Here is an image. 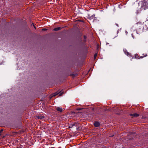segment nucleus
<instances>
[{
    "instance_id": "1",
    "label": "nucleus",
    "mask_w": 148,
    "mask_h": 148,
    "mask_svg": "<svg viewBox=\"0 0 148 148\" xmlns=\"http://www.w3.org/2000/svg\"><path fill=\"white\" fill-rule=\"evenodd\" d=\"M144 23L139 21L136 24V27L139 29H141L143 28L142 26L144 25Z\"/></svg>"
},
{
    "instance_id": "2",
    "label": "nucleus",
    "mask_w": 148,
    "mask_h": 148,
    "mask_svg": "<svg viewBox=\"0 0 148 148\" xmlns=\"http://www.w3.org/2000/svg\"><path fill=\"white\" fill-rule=\"evenodd\" d=\"M94 125L95 127H99L100 125V123L98 122H95L94 123Z\"/></svg>"
},
{
    "instance_id": "3",
    "label": "nucleus",
    "mask_w": 148,
    "mask_h": 148,
    "mask_svg": "<svg viewBox=\"0 0 148 148\" xmlns=\"http://www.w3.org/2000/svg\"><path fill=\"white\" fill-rule=\"evenodd\" d=\"M143 28H141L144 30H147L148 29V27L147 26L144 24V25L143 26Z\"/></svg>"
},
{
    "instance_id": "4",
    "label": "nucleus",
    "mask_w": 148,
    "mask_h": 148,
    "mask_svg": "<svg viewBox=\"0 0 148 148\" xmlns=\"http://www.w3.org/2000/svg\"><path fill=\"white\" fill-rule=\"evenodd\" d=\"M59 96H61L63 94L64 92H61V91L60 92H59ZM59 93H58L57 92H56L54 94V95H53L54 96H55L56 95H58Z\"/></svg>"
},
{
    "instance_id": "5",
    "label": "nucleus",
    "mask_w": 148,
    "mask_h": 148,
    "mask_svg": "<svg viewBox=\"0 0 148 148\" xmlns=\"http://www.w3.org/2000/svg\"><path fill=\"white\" fill-rule=\"evenodd\" d=\"M56 110L58 112H62V108H60L59 107H58L56 108Z\"/></svg>"
},
{
    "instance_id": "6",
    "label": "nucleus",
    "mask_w": 148,
    "mask_h": 148,
    "mask_svg": "<svg viewBox=\"0 0 148 148\" xmlns=\"http://www.w3.org/2000/svg\"><path fill=\"white\" fill-rule=\"evenodd\" d=\"M61 28H62L60 27H56L53 30H54L55 31H57L61 30Z\"/></svg>"
},
{
    "instance_id": "7",
    "label": "nucleus",
    "mask_w": 148,
    "mask_h": 148,
    "mask_svg": "<svg viewBox=\"0 0 148 148\" xmlns=\"http://www.w3.org/2000/svg\"><path fill=\"white\" fill-rule=\"evenodd\" d=\"M130 115L134 117H137L139 116V114L137 113H134V114H131Z\"/></svg>"
},
{
    "instance_id": "8",
    "label": "nucleus",
    "mask_w": 148,
    "mask_h": 148,
    "mask_svg": "<svg viewBox=\"0 0 148 148\" xmlns=\"http://www.w3.org/2000/svg\"><path fill=\"white\" fill-rule=\"evenodd\" d=\"M36 117L39 119H44L45 118V117L44 116H36Z\"/></svg>"
},
{
    "instance_id": "9",
    "label": "nucleus",
    "mask_w": 148,
    "mask_h": 148,
    "mask_svg": "<svg viewBox=\"0 0 148 148\" xmlns=\"http://www.w3.org/2000/svg\"><path fill=\"white\" fill-rule=\"evenodd\" d=\"M76 124V123H74L73 124H71L69 126V128H72L73 126H74Z\"/></svg>"
},
{
    "instance_id": "10",
    "label": "nucleus",
    "mask_w": 148,
    "mask_h": 148,
    "mask_svg": "<svg viewBox=\"0 0 148 148\" xmlns=\"http://www.w3.org/2000/svg\"><path fill=\"white\" fill-rule=\"evenodd\" d=\"M70 75L72 76L73 77H76L77 76V73L71 74Z\"/></svg>"
},
{
    "instance_id": "11",
    "label": "nucleus",
    "mask_w": 148,
    "mask_h": 148,
    "mask_svg": "<svg viewBox=\"0 0 148 148\" xmlns=\"http://www.w3.org/2000/svg\"><path fill=\"white\" fill-rule=\"evenodd\" d=\"M135 58L136 59H139L140 58L139 56L137 54H135Z\"/></svg>"
},
{
    "instance_id": "12",
    "label": "nucleus",
    "mask_w": 148,
    "mask_h": 148,
    "mask_svg": "<svg viewBox=\"0 0 148 148\" xmlns=\"http://www.w3.org/2000/svg\"><path fill=\"white\" fill-rule=\"evenodd\" d=\"M125 53L127 55V56H131V54L127 52H125Z\"/></svg>"
},
{
    "instance_id": "13",
    "label": "nucleus",
    "mask_w": 148,
    "mask_h": 148,
    "mask_svg": "<svg viewBox=\"0 0 148 148\" xmlns=\"http://www.w3.org/2000/svg\"><path fill=\"white\" fill-rule=\"evenodd\" d=\"M114 110V108H110L108 110H109V111H112L113 110Z\"/></svg>"
},
{
    "instance_id": "14",
    "label": "nucleus",
    "mask_w": 148,
    "mask_h": 148,
    "mask_svg": "<svg viewBox=\"0 0 148 148\" xmlns=\"http://www.w3.org/2000/svg\"><path fill=\"white\" fill-rule=\"evenodd\" d=\"M97 53H96L94 54V60L96 59V58L97 57Z\"/></svg>"
},
{
    "instance_id": "15",
    "label": "nucleus",
    "mask_w": 148,
    "mask_h": 148,
    "mask_svg": "<svg viewBox=\"0 0 148 148\" xmlns=\"http://www.w3.org/2000/svg\"><path fill=\"white\" fill-rule=\"evenodd\" d=\"M47 30V29L46 28H43L42 29V31H46Z\"/></svg>"
},
{
    "instance_id": "16",
    "label": "nucleus",
    "mask_w": 148,
    "mask_h": 148,
    "mask_svg": "<svg viewBox=\"0 0 148 148\" xmlns=\"http://www.w3.org/2000/svg\"><path fill=\"white\" fill-rule=\"evenodd\" d=\"M82 109V108H77V109L76 110H81Z\"/></svg>"
},
{
    "instance_id": "17",
    "label": "nucleus",
    "mask_w": 148,
    "mask_h": 148,
    "mask_svg": "<svg viewBox=\"0 0 148 148\" xmlns=\"http://www.w3.org/2000/svg\"><path fill=\"white\" fill-rule=\"evenodd\" d=\"M32 25H33V26L34 27V28H35V29H36V27H35V26L34 24L33 23H32Z\"/></svg>"
},
{
    "instance_id": "18",
    "label": "nucleus",
    "mask_w": 148,
    "mask_h": 148,
    "mask_svg": "<svg viewBox=\"0 0 148 148\" xmlns=\"http://www.w3.org/2000/svg\"><path fill=\"white\" fill-rule=\"evenodd\" d=\"M3 131V130L1 129L0 130V134Z\"/></svg>"
}]
</instances>
